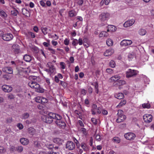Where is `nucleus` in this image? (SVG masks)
Here are the masks:
<instances>
[{
  "mask_svg": "<svg viewBox=\"0 0 154 154\" xmlns=\"http://www.w3.org/2000/svg\"><path fill=\"white\" fill-rule=\"evenodd\" d=\"M20 141L22 144L24 145H27L29 142L28 139L26 138H21L20 140Z\"/></svg>",
  "mask_w": 154,
  "mask_h": 154,
  "instance_id": "nucleus-21",
  "label": "nucleus"
},
{
  "mask_svg": "<svg viewBox=\"0 0 154 154\" xmlns=\"http://www.w3.org/2000/svg\"><path fill=\"white\" fill-rule=\"evenodd\" d=\"M32 88L34 89L36 91L38 92L43 93L44 91V89L41 87L40 85L37 83L35 84V87Z\"/></svg>",
  "mask_w": 154,
  "mask_h": 154,
  "instance_id": "nucleus-15",
  "label": "nucleus"
},
{
  "mask_svg": "<svg viewBox=\"0 0 154 154\" xmlns=\"http://www.w3.org/2000/svg\"><path fill=\"white\" fill-rule=\"evenodd\" d=\"M48 116L52 119H55L57 120V119H60L61 118L60 115L51 112L49 113Z\"/></svg>",
  "mask_w": 154,
  "mask_h": 154,
  "instance_id": "nucleus-16",
  "label": "nucleus"
},
{
  "mask_svg": "<svg viewBox=\"0 0 154 154\" xmlns=\"http://www.w3.org/2000/svg\"><path fill=\"white\" fill-rule=\"evenodd\" d=\"M135 57V54L133 52L130 53L128 55L129 58L131 59Z\"/></svg>",
  "mask_w": 154,
  "mask_h": 154,
  "instance_id": "nucleus-38",
  "label": "nucleus"
},
{
  "mask_svg": "<svg viewBox=\"0 0 154 154\" xmlns=\"http://www.w3.org/2000/svg\"><path fill=\"white\" fill-rule=\"evenodd\" d=\"M34 146L37 148H40L41 146L39 142L36 141H35L34 143Z\"/></svg>",
  "mask_w": 154,
  "mask_h": 154,
  "instance_id": "nucleus-43",
  "label": "nucleus"
},
{
  "mask_svg": "<svg viewBox=\"0 0 154 154\" xmlns=\"http://www.w3.org/2000/svg\"><path fill=\"white\" fill-rule=\"evenodd\" d=\"M22 12L23 14L26 16L28 17V15H29V11L26 9H23Z\"/></svg>",
  "mask_w": 154,
  "mask_h": 154,
  "instance_id": "nucleus-30",
  "label": "nucleus"
},
{
  "mask_svg": "<svg viewBox=\"0 0 154 154\" xmlns=\"http://www.w3.org/2000/svg\"><path fill=\"white\" fill-rule=\"evenodd\" d=\"M75 147V143L71 141H68L66 145V148L68 149L72 150Z\"/></svg>",
  "mask_w": 154,
  "mask_h": 154,
  "instance_id": "nucleus-10",
  "label": "nucleus"
},
{
  "mask_svg": "<svg viewBox=\"0 0 154 154\" xmlns=\"http://www.w3.org/2000/svg\"><path fill=\"white\" fill-rule=\"evenodd\" d=\"M124 136L126 139L129 140H133L136 137L135 135L131 132H128L125 134Z\"/></svg>",
  "mask_w": 154,
  "mask_h": 154,
  "instance_id": "nucleus-8",
  "label": "nucleus"
},
{
  "mask_svg": "<svg viewBox=\"0 0 154 154\" xmlns=\"http://www.w3.org/2000/svg\"><path fill=\"white\" fill-rule=\"evenodd\" d=\"M107 32H113L115 31L116 29V27L112 25H109L107 27Z\"/></svg>",
  "mask_w": 154,
  "mask_h": 154,
  "instance_id": "nucleus-17",
  "label": "nucleus"
},
{
  "mask_svg": "<svg viewBox=\"0 0 154 154\" xmlns=\"http://www.w3.org/2000/svg\"><path fill=\"white\" fill-rule=\"evenodd\" d=\"M115 97L116 98L118 99H121L124 97V95L122 93H118L116 94H115Z\"/></svg>",
  "mask_w": 154,
  "mask_h": 154,
  "instance_id": "nucleus-27",
  "label": "nucleus"
},
{
  "mask_svg": "<svg viewBox=\"0 0 154 154\" xmlns=\"http://www.w3.org/2000/svg\"><path fill=\"white\" fill-rule=\"evenodd\" d=\"M24 60L27 62H29L31 61L32 57L29 55L26 54L24 56Z\"/></svg>",
  "mask_w": 154,
  "mask_h": 154,
  "instance_id": "nucleus-24",
  "label": "nucleus"
},
{
  "mask_svg": "<svg viewBox=\"0 0 154 154\" xmlns=\"http://www.w3.org/2000/svg\"><path fill=\"white\" fill-rule=\"evenodd\" d=\"M0 15L4 18L7 17V15L4 11L1 10H0Z\"/></svg>",
  "mask_w": 154,
  "mask_h": 154,
  "instance_id": "nucleus-37",
  "label": "nucleus"
},
{
  "mask_svg": "<svg viewBox=\"0 0 154 154\" xmlns=\"http://www.w3.org/2000/svg\"><path fill=\"white\" fill-rule=\"evenodd\" d=\"M41 98V103H44L48 102V100L46 98L42 97Z\"/></svg>",
  "mask_w": 154,
  "mask_h": 154,
  "instance_id": "nucleus-52",
  "label": "nucleus"
},
{
  "mask_svg": "<svg viewBox=\"0 0 154 154\" xmlns=\"http://www.w3.org/2000/svg\"><path fill=\"white\" fill-rule=\"evenodd\" d=\"M28 133L32 135H34L35 134L38 135V134L36 133V131L34 128L32 127H30L28 129Z\"/></svg>",
  "mask_w": 154,
  "mask_h": 154,
  "instance_id": "nucleus-18",
  "label": "nucleus"
},
{
  "mask_svg": "<svg viewBox=\"0 0 154 154\" xmlns=\"http://www.w3.org/2000/svg\"><path fill=\"white\" fill-rule=\"evenodd\" d=\"M107 32H106L104 31L101 32L99 35V37L100 38L107 37L109 35V34Z\"/></svg>",
  "mask_w": 154,
  "mask_h": 154,
  "instance_id": "nucleus-25",
  "label": "nucleus"
},
{
  "mask_svg": "<svg viewBox=\"0 0 154 154\" xmlns=\"http://www.w3.org/2000/svg\"><path fill=\"white\" fill-rule=\"evenodd\" d=\"M13 35L10 33H5L2 35V39L5 41H10L13 38Z\"/></svg>",
  "mask_w": 154,
  "mask_h": 154,
  "instance_id": "nucleus-6",
  "label": "nucleus"
},
{
  "mask_svg": "<svg viewBox=\"0 0 154 154\" xmlns=\"http://www.w3.org/2000/svg\"><path fill=\"white\" fill-rule=\"evenodd\" d=\"M44 118H45V120H44V121L47 123H51L53 121V119L48 115L47 116H45Z\"/></svg>",
  "mask_w": 154,
  "mask_h": 154,
  "instance_id": "nucleus-26",
  "label": "nucleus"
},
{
  "mask_svg": "<svg viewBox=\"0 0 154 154\" xmlns=\"http://www.w3.org/2000/svg\"><path fill=\"white\" fill-rule=\"evenodd\" d=\"M19 62L18 60L11 61L10 62V65L13 68H17Z\"/></svg>",
  "mask_w": 154,
  "mask_h": 154,
  "instance_id": "nucleus-23",
  "label": "nucleus"
},
{
  "mask_svg": "<svg viewBox=\"0 0 154 154\" xmlns=\"http://www.w3.org/2000/svg\"><path fill=\"white\" fill-rule=\"evenodd\" d=\"M2 89L4 92L9 93L12 91L13 88L10 85H5L2 86Z\"/></svg>",
  "mask_w": 154,
  "mask_h": 154,
  "instance_id": "nucleus-9",
  "label": "nucleus"
},
{
  "mask_svg": "<svg viewBox=\"0 0 154 154\" xmlns=\"http://www.w3.org/2000/svg\"><path fill=\"white\" fill-rule=\"evenodd\" d=\"M126 84V82L124 80H119L117 82V84L119 86L123 85Z\"/></svg>",
  "mask_w": 154,
  "mask_h": 154,
  "instance_id": "nucleus-42",
  "label": "nucleus"
},
{
  "mask_svg": "<svg viewBox=\"0 0 154 154\" xmlns=\"http://www.w3.org/2000/svg\"><path fill=\"white\" fill-rule=\"evenodd\" d=\"M12 50L15 54H18L20 52V48L18 45H13L12 46Z\"/></svg>",
  "mask_w": 154,
  "mask_h": 154,
  "instance_id": "nucleus-14",
  "label": "nucleus"
},
{
  "mask_svg": "<svg viewBox=\"0 0 154 154\" xmlns=\"http://www.w3.org/2000/svg\"><path fill=\"white\" fill-rule=\"evenodd\" d=\"M41 97H37L35 98V101L38 103H41Z\"/></svg>",
  "mask_w": 154,
  "mask_h": 154,
  "instance_id": "nucleus-51",
  "label": "nucleus"
},
{
  "mask_svg": "<svg viewBox=\"0 0 154 154\" xmlns=\"http://www.w3.org/2000/svg\"><path fill=\"white\" fill-rule=\"evenodd\" d=\"M118 117L116 120V122L118 123H120L124 121L126 119V116L124 115L118 116Z\"/></svg>",
  "mask_w": 154,
  "mask_h": 154,
  "instance_id": "nucleus-20",
  "label": "nucleus"
},
{
  "mask_svg": "<svg viewBox=\"0 0 154 154\" xmlns=\"http://www.w3.org/2000/svg\"><path fill=\"white\" fill-rule=\"evenodd\" d=\"M92 122L94 124L96 125L97 124V120L94 118H92L91 119Z\"/></svg>",
  "mask_w": 154,
  "mask_h": 154,
  "instance_id": "nucleus-62",
  "label": "nucleus"
},
{
  "mask_svg": "<svg viewBox=\"0 0 154 154\" xmlns=\"http://www.w3.org/2000/svg\"><path fill=\"white\" fill-rule=\"evenodd\" d=\"M6 149L3 146H0V153H4L6 152Z\"/></svg>",
  "mask_w": 154,
  "mask_h": 154,
  "instance_id": "nucleus-40",
  "label": "nucleus"
},
{
  "mask_svg": "<svg viewBox=\"0 0 154 154\" xmlns=\"http://www.w3.org/2000/svg\"><path fill=\"white\" fill-rule=\"evenodd\" d=\"M17 126L20 129H22L23 128V125L21 123L18 124Z\"/></svg>",
  "mask_w": 154,
  "mask_h": 154,
  "instance_id": "nucleus-57",
  "label": "nucleus"
},
{
  "mask_svg": "<svg viewBox=\"0 0 154 154\" xmlns=\"http://www.w3.org/2000/svg\"><path fill=\"white\" fill-rule=\"evenodd\" d=\"M146 33V30L143 29H140L139 31V34L141 35H145Z\"/></svg>",
  "mask_w": 154,
  "mask_h": 154,
  "instance_id": "nucleus-34",
  "label": "nucleus"
},
{
  "mask_svg": "<svg viewBox=\"0 0 154 154\" xmlns=\"http://www.w3.org/2000/svg\"><path fill=\"white\" fill-rule=\"evenodd\" d=\"M114 52V50L112 48H110L106 50L104 53V55L106 56H109L112 55Z\"/></svg>",
  "mask_w": 154,
  "mask_h": 154,
  "instance_id": "nucleus-19",
  "label": "nucleus"
},
{
  "mask_svg": "<svg viewBox=\"0 0 154 154\" xmlns=\"http://www.w3.org/2000/svg\"><path fill=\"white\" fill-rule=\"evenodd\" d=\"M123 111L122 110H119L118 111V113L117 114V116H119L120 115H123Z\"/></svg>",
  "mask_w": 154,
  "mask_h": 154,
  "instance_id": "nucleus-63",
  "label": "nucleus"
},
{
  "mask_svg": "<svg viewBox=\"0 0 154 154\" xmlns=\"http://www.w3.org/2000/svg\"><path fill=\"white\" fill-rule=\"evenodd\" d=\"M69 40L66 38L64 41V43L66 45H69Z\"/></svg>",
  "mask_w": 154,
  "mask_h": 154,
  "instance_id": "nucleus-56",
  "label": "nucleus"
},
{
  "mask_svg": "<svg viewBox=\"0 0 154 154\" xmlns=\"http://www.w3.org/2000/svg\"><path fill=\"white\" fill-rule=\"evenodd\" d=\"M132 43V41L131 40L124 39L121 42L120 45L122 46L125 47L131 45Z\"/></svg>",
  "mask_w": 154,
  "mask_h": 154,
  "instance_id": "nucleus-12",
  "label": "nucleus"
},
{
  "mask_svg": "<svg viewBox=\"0 0 154 154\" xmlns=\"http://www.w3.org/2000/svg\"><path fill=\"white\" fill-rule=\"evenodd\" d=\"M143 118L144 122L146 123L150 122L152 119V116L149 114L144 115L143 116Z\"/></svg>",
  "mask_w": 154,
  "mask_h": 154,
  "instance_id": "nucleus-7",
  "label": "nucleus"
},
{
  "mask_svg": "<svg viewBox=\"0 0 154 154\" xmlns=\"http://www.w3.org/2000/svg\"><path fill=\"white\" fill-rule=\"evenodd\" d=\"M11 14L14 16H16L18 13V11L17 10H15L11 11Z\"/></svg>",
  "mask_w": 154,
  "mask_h": 154,
  "instance_id": "nucleus-49",
  "label": "nucleus"
},
{
  "mask_svg": "<svg viewBox=\"0 0 154 154\" xmlns=\"http://www.w3.org/2000/svg\"><path fill=\"white\" fill-rule=\"evenodd\" d=\"M60 65L61 68L62 69H64L66 67V64L63 62H60Z\"/></svg>",
  "mask_w": 154,
  "mask_h": 154,
  "instance_id": "nucleus-48",
  "label": "nucleus"
},
{
  "mask_svg": "<svg viewBox=\"0 0 154 154\" xmlns=\"http://www.w3.org/2000/svg\"><path fill=\"white\" fill-rule=\"evenodd\" d=\"M28 34L29 35H30L32 38H34L35 37V35L32 32H28Z\"/></svg>",
  "mask_w": 154,
  "mask_h": 154,
  "instance_id": "nucleus-58",
  "label": "nucleus"
},
{
  "mask_svg": "<svg viewBox=\"0 0 154 154\" xmlns=\"http://www.w3.org/2000/svg\"><path fill=\"white\" fill-rule=\"evenodd\" d=\"M83 40L82 38H79L78 40V44L79 45H82L83 44Z\"/></svg>",
  "mask_w": 154,
  "mask_h": 154,
  "instance_id": "nucleus-59",
  "label": "nucleus"
},
{
  "mask_svg": "<svg viewBox=\"0 0 154 154\" xmlns=\"http://www.w3.org/2000/svg\"><path fill=\"white\" fill-rule=\"evenodd\" d=\"M113 140L114 142L116 143H119L120 142L119 138L117 137H114L113 138Z\"/></svg>",
  "mask_w": 154,
  "mask_h": 154,
  "instance_id": "nucleus-45",
  "label": "nucleus"
},
{
  "mask_svg": "<svg viewBox=\"0 0 154 154\" xmlns=\"http://www.w3.org/2000/svg\"><path fill=\"white\" fill-rule=\"evenodd\" d=\"M81 147L85 151L88 149V147L84 143H82L80 145Z\"/></svg>",
  "mask_w": 154,
  "mask_h": 154,
  "instance_id": "nucleus-36",
  "label": "nucleus"
},
{
  "mask_svg": "<svg viewBox=\"0 0 154 154\" xmlns=\"http://www.w3.org/2000/svg\"><path fill=\"white\" fill-rule=\"evenodd\" d=\"M76 13L74 10H71L69 11V15L70 17H72L76 15Z\"/></svg>",
  "mask_w": 154,
  "mask_h": 154,
  "instance_id": "nucleus-33",
  "label": "nucleus"
},
{
  "mask_svg": "<svg viewBox=\"0 0 154 154\" xmlns=\"http://www.w3.org/2000/svg\"><path fill=\"white\" fill-rule=\"evenodd\" d=\"M126 101L125 100H122L119 104L117 106V108L120 107L125 105L126 103Z\"/></svg>",
  "mask_w": 154,
  "mask_h": 154,
  "instance_id": "nucleus-35",
  "label": "nucleus"
},
{
  "mask_svg": "<svg viewBox=\"0 0 154 154\" xmlns=\"http://www.w3.org/2000/svg\"><path fill=\"white\" fill-rule=\"evenodd\" d=\"M110 16V14L108 12H102L99 15V19L101 22L107 21Z\"/></svg>",
  "mask_w": 154,
  "mask_h": 154,
  "instance_id": "nucleus-4",
  "label": "nucleus"
},
{
  "mask_svg": "<svg viewBox=\"0 0 154 154\" xmlns=\"http://www.w3.org/2000/svg\"><path fill=\"white\" fill-rule=\"evenodd\" d=\"M23 150V147L21 146H19L17 147L16 150L17 152L18 153H21Z\"/></svg>",
  "mask_w": 154,
  "mask_h": 154,
  "instance_id": "nucleus-31",
  "label": "nucleus"
},
{
  "mask_svg": "<svg viewBox=\"0 0 154 154\" xmlns=\"http://www.w3.org/2000/svg\"><path fill=\"white\" fill-rule=\"evenodd\" d=\"M7 123H11L12 122V119L11 117H9L6 119V120Z\"/></svg>",
  "mask_w": 154,
  "mask_h": 154,
  "instance_id": "nucleus-53",
  "label": "nucleus"
},
{
  "mask_svg": "<svg viewBox=\"0 0 154 154\" xmlns=\"http://www.w3.org/2000/svg\"><path fill=\"white\" fill-rule=\"evenodd\" d=\"M138 72L137 70L128 69L126 71V77L129 78L135 76Z\"/></svg>",
  "mask_w": 154,
  "mask_h": 154,
  "instance_id": "nucleus-3",
  "label": "nucleus"
},
{
  "mask_svg": "<svg viewBox=\"0 0 154 154\" xmlns=\"http://www.w3.org/2000/svg\"><path fill=\"white\" fill-rule=\"evenodd\" d=\"M143 80L144 81V82L145 83H149V80L147 78V77L145 75L143 76Z\"/></svg>",
  "mask_w": 154,
  "mask_h": 154,
  "instance_id": "nucleus-50",
  "label": "nucleus"
},
{
  "mask_svg": "<svg viewBox=\"0 0 154 154\" xmlns=\"http://www.w3.org/2000/svg\"><path fill=\"white\" fill-rule=\"evenodd\" d=\"M135 21L134 19H131L126 21L123 24L125 27H128L132 26L134 23Z\"/></svg>",
  "mask_w": 154,
  "mask_h": 154,
  "instance_id": "nucleus-11",
  "label": "nucleus"
},
{
  "mask_svg": "<svg viewBox=\"0 0 154 154\" xmlns=\"http://www.w3.org/2000/svg\"><path fill=\"white\" fill-rule=\"evenodd\" d=\"M53 141L54 143L59 144H61L63 141L62 140L58 138H56L54 139Z\"/></svg>",
  "mask_w": 154,
  "mask_h": 154,
  "instance_id": "nucleus-29",
  "label": "nucleus"
},
{
  "mask_svg": "<svg viewBox=\"0 0 154 154\" xmlns=\"http://www.w3.org/2000/svg\"><path fill=\"white\" fill-rule=\"evenodd\" d=\"M17 147H15L13 146H10V150L11 152H14L16 151Z\"/></svg>",
  "mask_w": 154,
  "mask_h": 154,
  "instance_id": "nucleus-41",
  "label": "nucleus"
},
{
  "mask_svg": "<svg viewBox=\"0 0 154 154\" xmlns=\"http://www.w3.org/2000/svg\"><path fill=\"white\" fill-rule=\"evenodd\" d=\"M107 45L109 46H112L113 45L112 40L110 38L108 39L106 42Z\"/></svg>",
  "mask_w": 154,
  "mask_h": 154,
  "instance_id": "nucleus-32",
  "label": "nucleus"
},
{
  "mask_svg": "<svg viewBox=\"0 0 154 154\" xmlns=\"http://www.w3.org/2000/svg\"><path fill=\"white\" fill-rule=\"evenodd\" d=\"M120 79V77L118 75L113 76L110 78L111 82H112L117 81Z\"/></svg>",
  "mask_w": 154,
  "mask_h": 154,
  "instance_id": "nucleus-22",
  "label": "nucleus"
},
{
  "mask_svg": "<svg viewBox=\"0 0 154 154\" xmlns=\"http://www.w3.org/2000/svg\"><path fill=\"white\" fill-rule=\"evenodd\" d=\"M46 66L48 68L45 69V70L50 75L55 71L56 69L54 66L52 65L51 62L48 63Z\"/></svg>",
  "mask_w": 154,
  "mask_h": 154,
  "instance_id": "nucleus-2",
  "label": "nucleus"
},
{
  "mask_svg": "<svg viewBox=\"0 0 154 154\" xmlns=\"http://www.w3.org/2000/svg\"><path fill=\"white\" fill-rule=\"evenodd\" d=\"M29 115L27 112H25L21 116L20 118L22 119H27L29 116Z\"/></svg>",
  "mask_w": 154,
  "mask_h": 154,
  "instance_id": "nucleus-28",
  "label": "nucleus"
},
{
  "mask_svg": "<svg viewBox=\"0 0 154 154\" xmlns=\"http://www.w3.org/2000/svg\"><path fill=\"white\" fill-rule=\"evenodd\" d=\"M39 78L38 77L31 76L29 77V79L30 81L28 82V85L32 88L35 87L37 83V81L39 79Z\"/></svg>",
  "mask_w": 154,
  "mask_h": 154,
  "instance_id": "nucleus-1",
  "label": "nucleus"
},
{
  "mask_svg": "<svg viewBox=\"0 0 154 154\" xmlns=\"http://www.w3.org/2000/svg\"><path fill=\"white\" fill-rule=\"evenodd\" d=\"M106 72L109 74H111L113 73V70L111 69L108 68L106 69Z\"/></svg>",
  "mask_w": 154,
  "mask_h": 154,
  "instance_id": "nucleus-60",
  "label": "nucleus"
},
{
  "mask_svg": "<svg viewBox=\"0 0 154 154\" xmlns=\"http://www.w3.org/2000/svg\"><path fill=\"white\" fill-rule=\"evenodd\" d=\"M72 44L74 46H76L78 44V40L77 39H74L72 42Z\"/></svg>",
  "mask_w": 154,
  "mask_h": 154,
  "instance_id": "nucleus-44",
  "label": "nucleus"
},
{
  "mask_svg": "<svg viewBox=\"0 0 154 154\" xmlns=\"http://www.w3.org/2000/svg\"><path fill=\"white\" fill-rule=\"evenodd\" d=\"M142 107L144 108L149 109L150 107V105L149 103H144L142 104Z\"/></svg>",
  "mask_w": 154,
  "mask_h": 154,
  "instance_id": "nucleus-39",
  "label": "nucleus"
},
{
  "mask_svg": "<svg viewBox=\"0 0 154 154\" xmlns=\"http://www.w3.org/2000/svg\"><path fill=\"white\" fill-rule=\"evenodd\" d=\"M48 50L50 51L52 53V54H55V50L51 48H48Z\"/></svg>",
  "mask_w": 154,
  "mask_h": 154,
  "instance_id": "nucleus-61",
  "label": "nucleus"
},
{
  "mask_svg": "<svg viewBox=\"0 0 154 154\" xmlns=\"http://www.w3.org/2000/svg\"><path fill=\"white\" fill-rule=\"evenodd\" d=\"M115 63L113 60H111L109 62V65L111 67H114L115 66Z\"/></svg>",
  "mask_w": 154,
  "mask_h": 154,
  "instance_id": "nucleus-47",
  "label": "nucleus"
},
{
  "mask_svg": "<svg viewBox=\"0 0 154 154\" xmlns=\"http://www.w3.org/2000/svg\"><path fill=\"white\" fill-rule=\"evenodd\" d=\"M47 30L48 29L46 27H43L42 29V32L45 35L47 34Z\"/></svg>",
  "mask_w": 154,
  "mask_h": 154,
  "instance_id": "nucleus-46",
  "label": "nucleus"
},
{
  "mask_svg": "<svg viewBox=\"0 0 154 154\" xmlns=\"http://www.w3.org/2000/svg\"><path fill=\"white\" fill-rule=\"evenodd\" d=\"M3 78L7 80L9 79L10 78V76L8 74H5L3 75Z\"/></svg>",
  "mask_w": 154,
  "mask_h": 154,
  "instance_id": "nucleus-54",
  "label": "nucleus"
},
{
  "mask_svg": "<svg viewBox=\"0 0 154 154\" xmlns=\"http://www.w3.org/2000/svg\"><path fill=\"white\" fill-rule=\"evenodd\" d=\"M48 154H59L58 152H54L52 151H49L48 152Z\"/></svg>",
  "mask_w": 154,
  "mask_h": 154,
  "instance_id": "nucleus-64",
  "label": "nucleus"
},
{
  "mask_svg": "<svg viewBox=\"0 0 154 154\" xmlns=\"http://www.w3.org/2000/svg\"><path fill=\"white\" fill-rule=\"evenodd\" d=\"M62 117L61 116L60 119H57L55 121V123L60 128H64L66 126V124L65 122L62 119Z\"/></svg>",
  "mask_w": 154,
  "mask_h": 154,
  "instance_id": "nucleus-5",
  "label": "nucleus"
},
{
  "mask_svg": "<svg viewBox=\"0 0 154 154\" xmlns=\"http://www.w3.org/2000/svg\"><path fill=\"white\" fill-rule=\"evenodd\" d=\"M2 70L3 72L9 74H12L13 73V69L10 67H5L2 68Z\"/></svg>",
  "mask_w": 154,
  "mask_h": 154,
  "instance_id": "nucleus-13",
  "label": "nucleus"
},
{
  "mask_svg": "<svg viewBox=\"0 0 154 154\" xmlns=\"http://www.w3.org/2000/svg\"><path fill=\"white\" fill-rule=\"evenodd\" d=\"M8 99L10 100L13 99L14 98V96L12 94H9L8 95Z\"/></svg>",
  "mask_w": 154,
  "mask_h": 154,
  "instance_id": "nucleus-55",
  "label": "nucleus"
}]
</instances>
